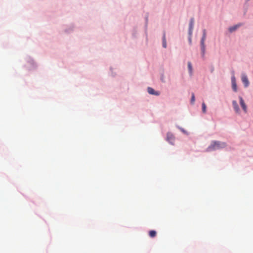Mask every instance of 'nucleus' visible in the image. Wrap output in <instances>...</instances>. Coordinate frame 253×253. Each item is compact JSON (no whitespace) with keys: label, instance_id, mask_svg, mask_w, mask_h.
Wrapping results in <instances>:
<instances>
[{"label":"nucleus","instance_id":"obj_1","mask_svg":"<svg viewBox=\"0 0 253 253\" xmlns=\"http://www.w3.org/2000/svg\"><path fill=\"white\" fill-rule=\"evenodd\" d=\"M226 143L220 141H213L211 145L208 148L209 151H213L225 147Z\"/></svg>","mask_w":253,"mask_h":253},{"label":"nucleus","instance_id":"obj_2","mask_svg":"<svg viewBox=\"0 0 253 253\" xmlns=\"http://www.w3.org/2000/svg\"><path fill=\"white\" fill-rule=\"evenodd\" d=\"M203 36L201 41V51H202V56L203 57H204L205 52H206V47L205 45V41L206 39V31L204 29L203 31Z\"/></svg>","mask_w":253,"mask_h":253},{"label":"nucleus","instance_id":"obj_3","mask_svg":"<svg viewBox=\"0 0 253 253\" xmlns=\"http://www.w3.org/2000/svg\"><path fill=\"white\" fill-rule=\"evenodd\" d=\"M194 19L193 18L190 19L189 27V34L191 36L192 34L193 29L194 27Z\"/></svg>","mask_w":253,"mask_h":253},{"label":"nucleus","instance_id":"obj_4","mask_svg":"<svg viewBox=\"0 0 253 253\" xmlns=\"http://www.w3.org/2000/svg\"><path fill=\"white\" fill-rule=\"evenodd\" d=\"M242 81L245 87H248L249 85V82L247 76L245 74H242Z\"/></svg>","mask_w":253,"mask_h":253},{"label":"nucleus","instance_id":"obj_5","mask_svg":"<svg viewBox=\"0 0 253 253\" xmlns=\"http://www.w3.org/2000/svg\"><path fill=\"white\" fill-rule=\"evenodd\" d=\"M239 100H240V105L243 109V110L244 111L245 113L247 112V107L243 99V98L241 96L239 97Z\"/></svg>","mask_w":253,"mask_h":253},{"label":"nucleus","instance_id":"obj_6","mask_svg":"<svg viewBox=\"0 0 253 253\" xmlns=\"http://www.w3.org/2000/svg\"><path fill=\"white\" fill-rule=\"evenodd\" d=\"M232 87L234 91L236 92L237 90V86L236 83V80L234 76L231 78Z\"/></svg>","mask_w":253,"mask_h":253},{"label":"nucleus","instance_id":"obj_7","mask_svg":"<svg viewBox=\"0 0 253 253\" xmlns=\"http://www.w3.org/2000/svg\"><path fill=\"white\" fill-rule=\"evenodd\" d=\"M147 91L148 93L150 94L155 95H159L160 94V93L159 92L155 91V90L152 88V87H148L147 88Z\"/></svg>","mask_w":253,"mask_h":253},{"label":"nucleus","instance_id":"obj_8","mask_svg":"<svg viewBox=\"0 0 253 253\" xmlns=\"http://www.w3.org/2000/svg\"><path fill=\"white\" fill-rule=\"evenodd\" d=\"M232 104H233L234 109L236 113H240V108L238 106L237 101L235 100H233L232 101Z\"/></svg>","mask_w":253,"mask_h":253},{"label":"nucleus","instance_id":"obj_9","mask_svg":"<svg viewBox=\"0 0 253 253\" xmlns=\"http://www.w3.org/2000/svg\"><path fill=\"white\" fill-rule=\"evenodd\" d=\"M174 138L173 135L170 133H168L167 134V140L169 143L172 144L174 141Z\"/></svg>","mask_w":253,"mask_h":253},{"label":"nucleus","instance_id":"obj_10","mask_svg":"<svg viewBox=\"0 0 253 253\" xmlns=\"http://www.w3.org/2000/svg\"><path fill=\"white\" fill-rule=\"evenodd\" d=\"M241 26L240 24H237L235 26H234L233 27H230L229 29V30L230 32H233L235 31L238 27H239Z\"/></svg>","mask_w":253,"mask_h":253},{"label":"nucleus","instance_id":"obj_11","mask_svg":"<svg viewBox=\"0 0 253 253\" xmlns=\"http://www.w3.org/2000/svg\"><path fill=\"white\" fill-rule=\"evenodd\" d=\"M157 232L155 230H151L149 232V235L151 238H154L156 236Z\"/></svg>","mask_w":253,"mask_h":253},{"label":"nucleus","instance_id":"obj_12","mask_svg":"<svg viewBox=\"0 0 253 253\" xmlns=\"http://www.w3.org/2000/svg\"><path fill=\"white\" fill-rule=\"evenodd\" d=\"M163 46L164 48H166V47H167L166 39L165 34H164L163 38Z\"/></svg>","mask_w":253,"mask_h":253},{"label":"nucleus","instance_id":"obj_13","mask_svg":"<svg viewBox=\"0 0 253 253\" xmlns=\"http://www.w3.org/2000/svg\"><path fill=\"white\" fill-rule=\"evenodd\" d=\"M195 100V95H194V93H192V96H191V103L192 104H194Z\"/></svg>","mask_w":253,"mask_h":253},{"label":"nucleus","instance_id":"obj_14","mask_svg":"<svg viewBox=\"0 0 253 253\" xmlns=\"http://www.w3.org/2000/svg\"><path fill=\"white\" fill-rule=\"evenodd\" d=\"M202 110L204 113L206 112V105L204 102L202 103Z\"/></svg>","mask_w":253,"mask_h":253},{"label":"nucleus","instance_id":"obj_15","mask_svg":"<svg viewBox=\"0 0 253 253\" xmlns=\"http://www.w3.org/2000/svg\"><path fill=\"white\" fill-rule=\"evenodd\" d=\"M188 69H189L190 72H191L192 67L191 63L190 62H188Z\"/></svg>","mask_w":253,"mask_h":253}]
</instances>
